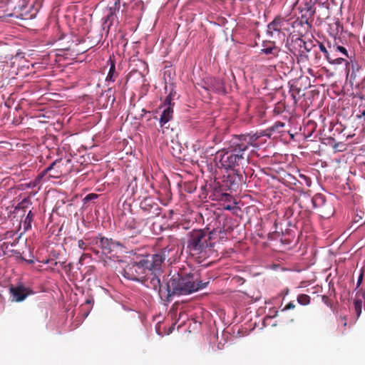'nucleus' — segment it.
Here are the masks:
<instances>
[{"mask_svg": "<svg viewBox=\"0 0 365 365\" xmlns=\"http://www.w3.org/2000/svg\"><path fill=\"white\" fill-rule=\"evenodd\" d=\"M164 259L161 255L138 257L123 269V274L130 280H142L149 272L158 269Z\"/></svg>", "mask_w": 365, "mask_h": 365, "instance_id": "1", "label": "nucleus"}, {"mask_svg": "<svg viewBox=\"0 0 365 365\" xmlns=\"http://www.w3.org/2000/svg\"><path fill=\"white\" fill-rule=\"evenodd\" d=\"M206 283L195 282L190 277L180 278L173 277L168 282V296L174 294H189L205 287Z\"/></svg>", "mask_w": 365, "mask_h": 365, "instance_id": "2", "label": "nucleus"}, {"mask_svg": "<svg viewBox=\"0 0 365 365\" xmlns=\"http://www.w3.org/2000/svg\"><path fill=\"white\" fill-rule=\"evenodd\" d=\"M242 158V155L232 153L230 152H218L215 155V160L219 161L220 166L226 169L234 167Z\"/></svg>", "mask_w": 365, "mask_h": 365, "instance_id": "3", "label": "nucleus"}, {"mask_svg": "<svg viewBox=\"0 0 365 365\" xmlns=\"http://www.w3.org/2000/svg\"><path fill=\"white\" fill-rule=\"evenodd\" d=\"M9 291L11 301L15 302H23L28 296L32 294V291L22 284L11 286Z\"/></svg>", "mask_w": 365, "mask_h": 365, "instance_id": "4", "label": "nucleus"}, {"mask_svg": "<svg viewBox=\"0 0 365 365\" xmlns=\"http://www.w3.org/2000/svg\"><path fill=\"white\" fill-rule=\"evenodd\" d=\"M99 246L101 247L105 255L110 254L113 252H115L117 253L118 250L122 249L120 244L108 238H101L99 241Z\"/></svg>", "mask_w": 365, "mask_h": 365, "instance_id": "5", "label": "nucleus"}, {"mask_svg": "<svg viewBox=\"0 0 365 365\" xmlns=\"http://www.w3.org/2000/svg\"><path fill=\"white\" fill-rule=\"evenodd\" d=\"M162 108L163 110L160 115V123L161 126H163L171 119L173 115V110L170 107V99L169 98H167L165 105L160 109Z\"/></svg>", "mask_w": 365, "mask_h": 365, "instance_id": "6", "label": "nucleus"}, {"mask_svg": "<svg viewBox=\"0 0 365 365\" xmlns=\"http://www.w3.org/2000/svg\"><path fill=\"white\" fill-rule=\"evenodd\" d=\"M279 20H275L268 26V32L272 33V30L277 31L279 29Z\"/></svg>", "mask_w": 365, "mask_h": 365, "instance_id": "7", "label": "nucleus"}, {"mask_svg": "<svg viewBox=\"0 0 365 365\" xmlns=\"http://www.w3.org/2000/svg\"><path fill=\"white\" fill-rule=\"evenodd\" d=\"M259 136L257 134H255L253 135H247L244 138V140L248 143L251 144L255 146V144H254V142L258 139Z\"/></svg>", "mask_w": 365, "mask_h": 365, "instance_id": "8", "label": "nucleus"}, {"mask_svg": "<svg viewBox=\"0 0 365 365\" xmlns=\"http://www.w3.org/2000/svg\"><path fill=\"white\" fill-rule=\"evenodd\" d=\"M298 302L302 305H307L309 303V297L305 294L299 295L297 298Z\"/></svg>", "mask_w": 365, "mask_h": 365, "instance_id": "9", "label": "nucleus"}, {"mask_svg": "<svg viewBox=\"0 0 365 365\" xmlns=\"http://www.w3.org/2000/svg\"><path fill=\"white\" fill-rule=\"evenodd\" d=\"M354 308L357 314V317H359L361 313L362 302L361 300H355Z\"/></svg>", "mask_w": 365, "mask_h": 365, "instance_id": "10", "label": "nucleus"}, {"mask_svg": "<svg viewBox=\"0 0 365 365\" xmlns=\"http://www.w3.org/2000/svg\"><path fill=\"white\" fill-rule=\"evenodd\" d=\"M115 71V65L113 63L111 64L109 73L106 77L107 81H113V76Z\"/></svg>", "mask_w": 365, "mask_h": 365, "instance_id": "11", "label": "nucleus"}, {"mask_svg": "<svg viewBox=\"0 0 365 365\" xmlns=\"http://www.w3.org/2000/svg\"><path fill=\"white\" fill-rule=\"evenodd\" d=\"M329 63L332 64H341L344 61V59L342 58H337L336 59H331L329 57V60H328Z\"/></svg>", "mask_w": 365, "mask_h": 365, "instance_id": "12", "label": "nucleus"}, {"mask_svg": "<svg viewBox=\"0 0 365 365\" xmlns=\"http://www.w3.org/2000/svg\"><path fill=\"white\" fill-rule=\"evenodd\" d=\"M319 48H320L321 51L324 53L327 59L329 60V54L327 50L326 49V48L324 47V46L320 45Z\"/></svg>", "mask_w": 365, "mask_h": 365, "instance_id": "13", "label": "nucleus"}, {"mask_svg": "<svg viewBox=\"0 0 365 365\" xmlns=\"http://www.w3.org/2000/svg\"><path fill=\"white\" fill-rule=\"evenodd\" d=\"M336 51H340L341 53H342L343 54H344L346 56H348L346 48L341 46H337L336 47Z\"/></svg>", "mask_w": 365, "mask_h": 365, "instance_id": "14", "label": "nucleus"}, {"mask_svg": "<svg viewBox=\"0 0 365 365\" xmlns=\"http://www.w3.org/2000/svg\"><path fill=\"white\" fill-rule=\"evenodd\" d=\"M247 149V145H243V144H240L238 145V150L240 152L241 151H244Z\"/></svg>", "mask_w": 365, "mask_h": 365, "instance_id": "15", "label": "nucleus"}, {"mask_svg": "<svg viewBox=\"0 0 365 365\" xmlns=\"http://www.w3.org/2000/svg\"><path fill=\"white\" fill-rule=\"evenodd\" d=\"M294 304L292 303H289L284 309V310L291 309L294 308Z\"/></svg>", "mask_w": 365, "mask_h": 365, "instance_id": "16", "label": "nucleus"}, {"mask_svg": "<svg viewBox=\"0 0 365 365\" xmlns=\"http://www.w3.org/2000/svg\"><path fill=\"white\" fill-rule=\"evenodd\" d=\"M262 51L265 53H271L272 52V48H265V49H263Z\"/></svg>", "mask_w": 365, "mask_h": 365, "instance_id": "17", "label": "nucleus"}, {"mask_svg": "<svg viewBox=\"0 0 365 365\" xmlns=\"http://www.w3.org/2000/svg\"><path fill=\"white\" fill-rule=\"evenodd\" d=\"M78 247L81 249H83L84 248V242H83V241H82V240H79L78 241Z\"/></svg>", "mask_w": 365, "mask_h": 365, "instance_id": "18", "label": "nucleus"}, {"mask_svg": "<svg viewBox=\"0 0 365 365\" xmlns=\"http://www.w3.org/2000/svg\"><path fill=\"white\" fill-rule=\"evenodd\" d=\"M88 197L90 199H92V198L95 197H96V195H88Z\"/></svg>", "mask_w": 365, "mask_h": 365, "instance_id": "19", "label": "nucleus"}, {"mask_svg": "<svg viewBox=\"0 0 365 365\" xmlns=\"http://www.w3.org/2000/svg\"><path fill=\"white\" fill-rule=\"evenodd\" d=\"M212 89H213V90H217V88H215V87H212Z\"/></svg>", "mask_w": 365, "mask_h": 365, "instance_id": "20", "label": "nucleus"}, {"mask_svg": "<svg viewBox=\"0 0 365 365\" xmlns=\"http://www.w3.org/2000/svg\"><path fill=\"white\" fill-rule=\"evenodd\" d=\"M10 1V0H6V3H9Z\"/></svg>", "mask_w": 365, "mask_h": 365, "instance_id": "21", "label": "nucleus"}]
</instances>
